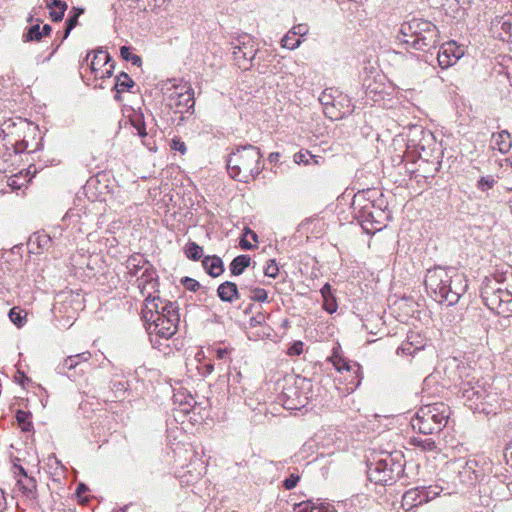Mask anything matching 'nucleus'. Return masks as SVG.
Masks as SVG:
<instances>
[{
  "mask_svg": "<svg viewBox=\"0 0 512 512\" xmlns=\"http://www.w3.org/2000/svg\"><path fill=\"white\" fill-rule=\"evenodd\" d=\"M459 394L464 404L474 412L496 413L501 407L499 394L479 378L478 372L469 366L457 367Z\"/></svg>",
  "mask_w": 512,
  "mask_h": 512,
  "instance_id": "1",
  "label": "nucleus"
},
{
  "mask_svg": "<svg viewBox=\"0 0 512 512\" xmlns=\"http://www.w3.org/2000/svg\"><path fill=\"white\" fill-rule=\"evenodd\" d=\"M424 284L429 295L448 306L458 303L467 290L466 276L454 267L436 266L428 269Z\"/></svg>",
  "mask_w": 512,
  "mask_h": 512,
  "instance_id": "2",
  "label": "nucleus"
},
{
  "mask_svg": "<svg viewBox=\"0 0 512 512\" xmlns=\"http://www.w3.org/2000/svg\"><path fill=\"white\" fill-rule=\"evenodd\" d=\"M262 158L259 148L253 145L240 146L228 157V172L233 179L248 183L261 173L264 167Z\"/></svg>",
  "mask_w": 512,
  "mask_h": 512,
  "instance_id": "3",
  "label": "nucleus"
},
{
  "mask_svg": "<svg viewBox=\"0 0 512 512\" xmlns=\"http://www.w3.org/2000/svg\"><path fill=\"white\" fill-rule=\"evenodd\" d=\"M397 39L411 45L416 50L425 51L436 47L439 33L436 25L432 22L413 18L401 25Z\"/></svg>",
  "mask_w": 512,
  "mask_h": 512,
  "instance_id": "4",
  "label": "nucleus"
},
{
  "mask_svg": "<svg viewBox=\"0 0 512 512\" xmlns=\"http://www.w3.org/2000/svg\"><path fill=\"white\" fill-rule=\"evenodd\" d=\"M374 191L367 190L361 191L354 195L352 200V209L357 218L362 224L368 223L376 225L375 230H381L385 226L389 215L386 212V204L383 199L375 201L372 199Z\"/></svg>",
  "mask_w": 512,
  "mask_h": 512,
  "instance_id": "5",
  "label": "nucleus"
},
{
  "mask_svg": "<svg viewBox=\"0 0 512 512\" xmlns=\"http://www.w3.org/2000/svg\"><path fill=\"white\" fill-rule=\"evenodd\" d=\"M449 416L450 408L444 403L425 405L411 419V426L424 435L438 433L446 426Z\"/></svg>",
  "mask_w": 512,
  "mask_h": 512,
  "instance_id": "6",
  "label": "nucleus"
},
{
  "mask_svg": "<svg viewBox=\"0 0 512 512\" xmlns=\"http://www.w3.org/2000/svg\"><path fill=\"white\" fill-rule=\"evenodd\" d=\"M145 273L146 274L143 275L140 281L139 289L142 296L145 298L142 308V320L147 322L158 315H162L161 306H164L168 301L161 299L158 295L156 272L148 270Z\"/></svg>",
  "mask_w": 512,
  "mask_h": 512,
  "instance_id": "7",
  "label": "nucleus"
},
{
  "mask_svg": "<svg viewBox=\"0 0 512 512\" xmlns=\"http://www.w3.org/2000/svg\"><path fill=\"white\" fill-rule=\"evenodd\" d=\"M161 313L162 315H158L144 324L149 335L169 339L178 329L180 321L178 305L175 302H167L161 306Z\"/></svg>",
  "mask_w": 512,
  "mask_h": 512,
  "instance_id": "8",
  "label": "nucleus"
},
{
  "mask_svg": "<svg viewBox=\"0 0 512 512\" xmlns=\"http://www.w3.org/2000/svg\"><path fill=\"white\" fill-rule=\"evenodd\" d=\"M403 472V464L391 454L371 462L368 465L367 475L375 484L387 485L395 482Z\"/></svg>",
  "mask_w": 512,
  "mask_h": 512,
  "instance_id": "9",
  "label": "nucleus"
},
{
  "mask_svg": "<svg viewBox=\"0 0 512 512\" xmlns=\"http://www.w3.org/2000/svg\"><path fill=\"white\" fill-rule=\"evenodd\" d=\"M485 305L498 315L508 317L512 314V290L503 284L489 283L481 290Z\"/></svg>",
  "mask_w": 512,
  "mask_h": 512,
  "instance_id": "10",
  "label": "nucleus"
},
{
  "mask_svg": "<svg viewBox=\"0 0 512 512\" xmlns=\"http://www.w3.org/2000/svg\"><path fill=\"white\" fill-rule=\"evenodd\" d=\"M167 103L176 113L188 112L195 105L194 92L187 82L172 84L166 88Z\"/></svg>",
  "mask_w": 512,
  "mask_h": 512,
  "instance_id": "11",
  "label": "nucleus"
},
{
  "mask_svg": "<svg viewBox=\"0 0 512 512\" xmlns=\"http://www.w3.org/2000/svg\"><path fill=\"white\" fill-rule=\"evenodd\" d=\"M231 45L235 64L240 69H249L258 50L253 38L250 35L244 34L233 40Z\"/></svg>",
  "mask_w": 512,
  "mask_h": 512,
  "instance_id": "12",
  "label": "nucleus"
},
{
  "mask_svg": "<svg viewBox=\"0 0 512 512\" xmlns=\"http://www.w3.org/2000/svg\"><path fill=\"white\" fill-rule=\"evenodd\" d=\"M464 56V48L455 41H449L441 45L437 59L442 69H447L458 62Z\"/></svg>",
  "mask_w": 512,
  "mask_h": 512,
  "instance_id": "13",
  "label": "nucleus"
},
{
  "mask_svg": "<svg viewBox=\"0 0 512 512\" xmlns=\"http://www.w3.org/2000/svg\"><path fill=\"white\" fill-rule=\"evenodd\" d=\"M312 387V383L310 380L297 377L294 382L293 387L286 388L284 394L290 398L297 400V403L294 406H289V409H296L299 406H305L309 399V391Z\"/></svg>",
  "mask_w": 512,
  "mask_h": 512,
  "instance_id": "14",
  "label": "nucleus"
},
{
  "mask_svg": "<svg viewBox=\"0 0 512 512\" xmlns=\"http://www.w3.org/2000/svg\"><path fill=\"white\" fill-rule=\"evenodd\" d=\"M126 267L128 269V273L132 276H137L138 273L142 271L141 276L138 278V285L140 284L143 275L146 274V271H154L150 263L140 254L130 256L126 262Z\"/></svg>",
  "mask_w": 512,
  "mask_h": 512,
  "instance_id": "15",
  "label": "nucleus"
},
{
  "mask_svg": "<svg viewBox=\"0 0 512 512\" xmlns=\"http://www.w3.org/2000/svg\"><path fill=\"white\" fill-rule=\"evenodd\" d=\"M424 346V339L420 335L411 332L407 335V340L397 349V354L413 355L416 351L423 349Z\"/></svg>",
  "mask_w": 512,
  "mask_h": 512,
  "instance_id": "16",
  "label": "nucleus"
},
{
  "mask_svg": "<svg viewBox=\"0 0 512 512\" xmlns=\"http://www.w3.org/2000/svg\"><path fill=\"white\" fill-rule=\"evenodd\" d=\"M491 147L502 154L508 153L512 148V137L507 130L493 133L491 137Z\"/></svg>",
  "mask_w": 512,
  "mask_h": 512,
  "instance_id": "17",
  "label": "nucleus"
},
{
  "mask_svg": "<svg viewBox=\"0 0 512 512\" xmlns=\"http://www.w3.org/2000/svg\"><path fill=\"white\" fill-rule=\"evenodd\" d=\"M424 503L422 499V493L420 487L412 488L406 491L402 496L401 507L405 511H409L412 508L419 506Z\"/></svg>",
  "mask_w": 512,
  "mask_h": 512,
  "instance_id": "18",
  "label": "nucleus"
},
{
  "mask_svg": "<svg viewBox=\"0 0 512 512\" xmlns=\"http://www.w3.org/2000/svg\"><path fill=\"white\" fill-rule=\"evenodd\" d=\"M217 295L222 301L232 303L239 298L237 285L233 282L226 281L219 285Z\"/></svg>",
  "mask_w": 512,
  "mask_h": 512,
  "instance_id": "19",
  "label": "nucleus"
},
{
  "mask_svg": "<svg viewBox=\"0 0 512 512\" xmlns=\"http://www.w3.org/2000/svg\"><path fill=\"white\" fill-rule=\"evenodd\" d=\"M204 269L212 277H217L223 272L222 260L217 256H207L202 261Z\"/></svg>",
  "mask_w": 512,
  "mask_h": 512,
  "instance_id": "20",
  "label": "nucleus"
},
{
  "mask_svg": "<svg viewBox=\"0 0 512 512\" xmlns=\"http://www.w3.org/2000/svg\"><path fill=\"white\" fill-rule=\"evenodd\" d=\"M78 358H81L84 362H87L91 358V353L86 351L76 355L68 356L59 366L60 372L75 369L79 365Z\"/></svg>",
  "mask_w": 512,
  "mask_h": 512,
  "instance_id": "21",
  "label": "nucleus"
},
{
  "mask_svg": "<svg viewBox=\"0 0 512 512\" xmlns=\"http://www.w3.org/2000/svg\"><path fill=\"white\" fill-rule=\"evenodd\" d=\"M251 258L248 255H239L235 257L230 263V271L234 276L241 275L244 270L250 265Z\"/></svg>",
  "mask_w": 512,
  "mask_h": 512,
  "instance_id": "22",
  "label": "nucleus"
},
{
  "mask_svg": "<svg viewBox=\"0 0 512 512\" xmlns=\"http://www.w3.org/2000/svg\"><path fill=\"white\" fill-rule=\"evenodd\" d=\"M129 121L140 137L144 138L147 136L144 116L141 112L133 110L129 115Z\"/></svg>",
  "mask_w": 512,
  "mask_h": 512,
  "instance_id": "23",
  "label": "nucleus"
},
{
  "mask_svg": "<svg viewBox=\"0 0 512 512\" xmlns=\"http://www.w3.org/2000/svg\"><path fill=\"white\" fill-rule=\"evenodd\" d=\"M110 61V55L103 50H96L90 63L92 72H97L100 67L106 65Z\"/></svg>",
  "mask_w": 512,
  "mask_h": 512,
  "instance_id": "24",
  "label": "nucleus"
},
{
  "mask_svg": "<svg viewBox=\"0 0 512 512\" xmlns=\"http://www.w3.org/2000/svg\"><path fill=\"white\" fill-rule=\"evenodd\" d=\"M134 85H135V83L131 79V77L127 73L121 72L116 77V83H115L114 88L116 89V91L118 93H122V92L130 90Z\"/></svg>",
  "mask_w": 512,
  "mask_h": 512,
  "instance_id": "25",
  "label": "nucleus"
},
{
  "mask_svg": "<svg viewBox=\"0 0 512 512\" xmlns=\"http://www.w3.org/2000/svg\"><path fill=\"white\" fill-rule=\"evenodd\" d=\"M500 27L502 39L512 36V15H504L494 24V27Z\"/></svg>",
  "mask_w": 512,
  "mask_h": 512,
  "instance_id": "26",
  "label": "nucleus"
},
{
  "mask_svg": "<svg viewBox=\"0 0 512 512\" xmlns=\"http://www.w3.org/2000/svg\"><path fill=\"white\" fill-rule=\"evenodd\" d=\"M9 319L13 324H15L18 328H21L25 325L27 319V312L19 307H13L9 311Z\"/></svg>",
  "mask_w": 512,
  "mask_h": 512,
  "instance_id": "27",
  "label": "nucleus"
},
{
  "mask_svg": "<svg viewBox=\"0 0 512 512\" xmlns=\"http://www.w3.org/2000/svg\"><path fill=\"white\" fill-rule=\"evenodd\" d=\"M421 493H422V499L424 500V503L429 502L436 498L440 493L442 492L443 488L437 485L434 486H422L420 487Z\"/></svg>",
  "mask_w": 512,
  "mask_h": 512,
  "instance_id": "28",
  "label": "nucleus"
},
{
  "mask_svg": "<svg viewBox=\"0 0 512 512\" xmlns=\"http://www.w3.org/2000/svg\"><path fill=\"white\" fill-rule=\"evenodd\" d=\"M303 506L304 512H337L330 504L321 503L314 505L311 502H306Z\"/></svg>",
  "mask_w": 512,
  "mask_h": 512,
  "instance_id": "29",
  "label": "nucleus"
},
{
  "mask_svg": "<svg viewBox=\"0 0 512 512\" xmlns=\"http://www.w3.org/2000/svg\"><path fill=\"white\" fill-rule=\"evenodd\" d=\"M412 443L420 447L423 451H434L436 447L435 441L432 440V438H420V437H414L412 439Z\"/></svg>",
  "mask_w": 512,
  "mask_h": 512,
  "instance_id": "30",
  "label": "nucleus"
},
{
  "mask_svg": "<svg viewBox=\"0 0 512 512\" xmlns=\"http://www.w3.org/2000/svg\"><path fill=\"white\" fill-rule=\"evenodd\" d=\"M300 44H301L300 38H296V36H293V34H291L290 30L281 40V46L283 48H287L290 50L296 49L297 47L300 46Z\"/></svg>",
  "mask_w": 512,
  "mask_h": 512,
  "instance_id": "31",
  "label": "nucleus"
},
{
  "mask_svg": "<svg viewBox=\"0 0 512 512\" xmlns=\"http://www.w3.org/2000/svg\"><path fill=\"white\" fill-rule=\"evenodd\" d=\"M185 252L187 257L192 260H199L203 255L202 247L196 244L195 242H190L186 246Z\"/></svg>",
  "mask_w": 512,
  "mask_h": 512,
  "instance_id": "32",
  "label": "nucleus"
},
{
  "mask_svg": "<svg viewBox=\"0 0 512 512\" xmlns=\"http://www.w3.org/2000/svg\"><path fill=\"white\" fill-rule=\"evenodd\" d=\"M497 183V179L492 175H487L481 177L477 182V188L478 190L482 192H486L489 189L493 188L494 185Z\"/></svg>",
  "mask_w": 512,
  "mask_h": 512,
  "instance_id": "33",
  "label": "nucleus"
},
{
  "mask_svg": "<svg viewBox=\"0 0 512 512\" xmlns=\"http://www.w3.org/2000/svg\"><path fill=\"white\" fill-rule=\"evenodd\" d=\"M18 486L22 490L23 493L29 494L32 493L36 488V482L32 477H22L18 479Z\"/></svg>",
  "mask_w": 512,
  "mask_h": 512,
  "instance_id": "34",
  "label": "nucleus"
},
{
  "mask_svg": "<svg viewBox=\"0 0 512 512\" xmlns=\"http://www.w3.org/2000/svg\"><path fill=\"white\" fill-rule=\"evenodd\" d=\"M250 294L249 298L253 301L257 302H266L268 301V293L265 289L259 287H252L249 289Z\"/></svg>",
  "mask_w": 512,
  "mask_h": 512,
  "instance_id": "35",
  "label": "nucleus"
},
{
  "mask_svg": "<svg viewBox=\"0 0 512 512\" xmlns=\"http://www.w3.org/2000/svg\"><path fill=\"white\" fill-rule=\"evenodd\" d=\"M16 419H17V421H18V423L21 426L23 431L27 432V431L31 430L32 424L29 421L30 413L22 411V410H19L16 413Z\"/></svg>",
  "mask_w": 512,
  "mask_h": 512,
  "instance_id": "36",
  "label": "nucleus"
},
{
  "mask_svg": "<svg viewBox=\"0 0 512 512\" xmlns=\"http://www.w3.org/2000/svg\"><path fill=\"white\" fill-rule=\"evenodd\" d=\"M25 41H39L42 39L41 28L39 24L32 25L24 35Z\"/></svg>",
  "mask_w": 512,
  "mask_h": 512,
  "instance_id": "37",
  "label": "nucleus"
},
{
  "mask_svg": "<svg viewBox=\"0 0 512 512\" xmlns=\"http://www.w3.org/2000/svg\"><path fill=\"white\" fill-rule=\"evenodd\" d=\"M330 360L335 369L339 372L350 369L348 362L345 359H343L340 355H338L336 352L333 353V355L330 357Z\"/></svg>",
  "mask_w": 512,
  "mask_h": 512,
  "instance_id": "38",
  "label": "nucleus"
},
{
  "mask_svg": "<svg viewBox=\"0 0 512 512\" xmlns=\"http://www.w3.org/2000/svg\"><path fill=\"white\" fill-rule=\"evenodd\" d=\"M319 101L321 102L322 105L325 106V113L328 114V110H329V106L331 105V107H336V102L334 103L333 101V97H332V94H331V91L328 92V90H325L321 93L320 97H319Z\"/></svg>",
  "mask_w": 512,
  "mask_h": 512,
  "instance_id": "39",
  "label": "nucleus"
},
{
  "mask_svg": "<svg viewBox=\"0 0 512 512\" xmlns=\"http://www.w3.org/2000/svg\"><path fill=\"white\" fill-rule=\"evenodd\" d=\"M35 241L40 249L47 250L50 247L51 237L45 233H38L35 236Z\"/></svg>",
  "mask_w": 512,
  "mask_h": 512,
  "instance_id": "40",
  "label": "nucleus"
},
{
  "mask_svg": "<svg viewBox=\"0 0 512 512\" xmlns=\"http://www.w3.org/2000/svg\"><path fill=\"white\" fill-rule=\"evenodd\" d=\"M279 273V268L275 260H269L264 267V274L267 277L276 278Z\"/></svg>",
  "mask_w": 512,
  "mask_h": 512,
  "instance_id": "41",
  "label": "nucleus"
},
{
  "mask_svg": "<svg viewBox=\"0 0 512 512\" xmlns=\"http://www.w3.org/2000/svg\"><path fill=\"white\" fill-rule=\"evenodd\" d=\"M78 18H79V13H74L73 16H70L67 21H66V29L64 31V35H63V38L62 40L66 39L71 30L78 24Z\"/></svg>",
  "mask_w": 512,
  "mask_h": 512,
  "instance_id": "42",
  "label": "nucleus"
},
{
  "mask_svg": "<svg viewBox=\"0 0 512 512\" xmlns=\"http://www.w3.org/2000/svg\"><path fill=\"white\" fill-rule=\"evenodd\" d=\"M314 158V156L309 151H299L294 155V161L297 164H305L309 163V159Z\"/></svg>",
  "mask_w": 512,
  "mask_h": 512,
  "instance_id": "43",
  "label": "nucleus"
},
{
  "mask_svg": "<svg viewBox=\"0 0 512 512\" xmlns=\"http://www.w3.org/2000/svg\"><path fill=\"white\" fill-rule=\"evenodd\" d=\"M341 101H345L346 102L345 109L343 111H340L339 113H335V116L330 115L329 116L330 118L335 119V120L341 119V118H343L344 116L350 114L353 111V107L351 105V102H350V100L347 97H342Z\"/></svg>",
  "mask_w": 512,
  "mask_h": 512,
  "instance_id": "44",
  "label": "nucleus"
},
{
  "mask_svg": "<svg viewBox=\"0 0 512 512\" xmlns=\"http://www.w3.org/2000/svg\"><path fill=\"white\" fill-rule=\"evenodd\" d=\"M171 149L174 151H178L181 154H185L187 151L186 144L178 137H175L171 141Z\"/></svg>",
  "mask_w": 512,
  "mask_h": 512,
  "instance_id": "45",
  "label": "nucleus"
},
{
  "mask_svg": "<svg viewBox=\"0 0 512 512\" xmlns=\"http://www.w3.org/2000/svg\"><path fill=\"white\" fill-rule=\"evenodd\" d=\"M290 31H291V34H293V36L302 37V36H305L306 34H308L309 27L307 24H298V25L293 26L290 29Z\"/></svg>",
  "mask_w": 512,
  "mask_h": 512,
  "instance_id": "46",
  "label": "nucleus"
},
{
  "mask_svg": "<svg viewBox=\"0 0 512 512\" xmlns=\"http://www.w3.org/2000/svg\"><path fill=\"white\" fill-rule=\"evenodd\" d=\"M304 343L302 341H295L288 349V354L291 356H298L303 352Z\"/></svg>",
  "mask_w": 512,
  "mask_h": 512,
  "instance_id": "47",
  "label": "nucleus"
},
{
  "mask_svg": "<svg viewBox=\"0 0 512 512\" xmlns=\"http://www.w3.org/2000/svg\"><path fill=\"white\" fill-rule=\"evenodd\" d=\"M300 477L295 474H291L288 478H286L283 482V486L287 490H291L296 487L297 483L299 482Z\"/></svg>",
  "mask_w": 512,
  "mask_h": 512,
  "instance_id": "48",
  "label": "nucleus"
},
{
  "mask_svg": "<svg viewBox=\"0 0 512 512\" xmlns=\"http://www.w3.org/2000/svg\"><path fill=\"white\" fill-rule=\"evenodd\" d=\"M182 283L183 285L185 286L186 289L190 290V291H197L200 287V283L192 278H189V277H185L183 280H182Z\"/></svg>",
  "mask_w": 512,
  "mask_h": 512,
  "instance_id": "49",
  "label": "nucleus"
},
{
  "mask_svg": "<svg viewBox=\"0 0 512 512\" xmlns=\"http://www.w3.org/2000/svg\"><path fill=\"white\" fill-rule=\"evenodd\" d=\"M67 8H61V9H51L50 10V18L53 22H59L63 19L64 13Z\"/></svg>",
  "mask_w": 512,
  "mask_h": 512,
  "instance_id": "50",
  "label": "nucleus"
},
{
  "mask_svg": "<svg viewBox=\"0 0 512 512\" xmlns=\"http://www.w3.org/2000/svg\"><path fill=\"white\" fill-rule=\"evenodd\" d=\"M323 307L330 314L335 312L337 306H336V302H335L334 298L329 297V298L324 299Z\"/></svg>",
  "mask_w": 512,
  "mask_h": 512,
  "instance_id": "51",
  "label": "nucleus"
},
{
  "mask_svg": "<svg viewBox=\"0 0 512 512\" xmlns=\"http://www.w3.org/2000/svg\"><path fill=\"white\" fill-rule=\"evenodd\" d=\"M241 377V373L237 372L235 375H229L228 377V391L232 394H238L237 387L232 386V381L236 382Z\"/></svg>",
  "mask_w": 512,
  "mask_h": 512,
  "instance_id": "52",
  "label": "nucleus"
},
{
  "mask_svg": "<svg viewBox=\"0 0 512 512\" xmlns=\"http://www.w3.org/2000/svg\"><path fill=\"white\" fill-rule=\"evenodd\" d=\"M79 218V213L77 210H74V209H70L66 214L65 216L63 217V221H74V222H77Z\"/></svg>",
  "mask_w": 512,
  "mask_h": 512,
  "instance_id": "53",
  "label": "nucleus"
},
{
  "mask_svg": "<svg viewBox=\"0 0 512 512\" xmlns=\"http://www.w3.org/2000/svg\"><path fill=\"white\" fill-rule=\"evenodd\" d=\"M47 7L51 9H61L67 8V4L62 0H50V3L47 4Z\"/></svg>",
  "mask_w": 512,
  "mask_h": 512,
  "instance_id": "54",
  "label": "nucleus"
},
{
  "mask_svg": "<svg viewBox=\"0 0 512 512\" xmlns=\"http://www.w3.org/2000/svg\"><path fill=\"white\" fill-rule=\"evenodd\" d=\"M504 458L507 464H509L512 467V441L507 444L504 450Z\"/></svg>",
  "mask_w": 512,
  "mask_h": 512,
  "instance_id": "55",
  "label": "nucleus"
},
{
  "mask_svg": "<svg viewBox=\"0 0 512 512\" xmlns=\"http://www.w3.org/2000/svg\"><path fill=\"white\" fill-rule=\"evenodd\" d=\"M265 318L264 314H258L250 319V325L253 327L261 325L265 322Z\"/></svg>",
  "mask_w": 512,
  "mask_h": 512,
  "instance_id": "56",
  "label": "nucleus"
},
{
  "mask_svg": "<svg viewBox=\"0 0 512 512\" xmlns=\"http://www.w3.org/2000/svg\"><path fill=\"white\" fill-rule=\"evenodd\" d=\"M215 352L217 359H226L229 356L231 350L228 348H218Z\"/></svg>",
  "mask_w": 512,
  "mask_h": 512,
  "instance_id": "57",
  "label": "nucleus"
},
{
  "mask_svg": "<svg viewBox=\"0 0 512 512\" xmlns=\"http://www.w3.org/2000/svg\"><path fill=\"white\" fill-rule=\"evenodd\" d=\"M321 294H322L323 299H326V298L332 297V296H331V286H330L328 283H326V284L321 288Z\"/></svg>",
  "mask_w": 512,
  "mask_h": 512,
  "instance_id": "58",
  "label": "nucleus"
},
{
  "mask_svg": "<svg viewBox=\"0 0 512 512\" xmlns=\"http://www.w3.org/2000/svg\"><path fill=\"white\" fill-rule=\"evenodd\" d=\"M120 55L124 60H127L128 57H131L133 55L130 51V48L127 46H122L120 48Z\"/></svg>",
  "mask_w": 512,
  "mask_h": 512,
  "instance_id": "59",
  "label": "nucleus"
},
{
  "mask_svg": "<svg viewBox=\"0 0 512 512\" xmlns=\"http://www.w3.org/2000/svg\"><path fill=\"white\" fill-rule=\"evenodd\" d=\"M126 61H130L135 66H141L142 64L141 57L136 54H133L131 55V57H128Z\"/></svg>",
  "mask_w": 512,
  "mask_h": 512,
  "instance_id": "60",
  "label": "nucleus"
},
{
  "mask_svg": "<svg viewBox=\"0 0 512 512\" xmlns=\"http://www.w3.org/2000/svg\"><path fill=\"white\" fill-rule=\"evenodd\" d=\"M240 246L244 250H252L255 247L252 243H250L244 237L240 240Z\"/></svg>",
  "mask_w": 512,
  "mask_h": 512,
  "instance_id": "61",
  "label": "nucleus"
},
{
  "mask_svg": "<svg viewBox=\"0 0 512 512\" xmlns=\"http://www.w3.org/2000/svg\"><path fill=\"white\" fill-rule=\"evenodd\" d=\"M15 475L17 477L21 476V477H27V473L25 471V469L22 467V466H15V471H14Z\"/></svg>",
  "mask_w": 512,
  "mask_h": 512,
  "instance_id": "62",
  "label": "nucleus"
},
{
  "mask_svg": "<svg viewBox=\"0 0 512 512\" xmlns=\"http://www.w3.org/2000/svg\"><path fill=\"white\" fill-rule=\"evenodd\" d=\"M86 491H88V487L85 485V484H79L78 487H77V490H76V494L78 496V498H81V495L83 493H85Z\"/></svg>",
  "mask_w": 512,
  "mask_h": 512,
  "instance_id": "63",
  "label": "nucleus"
},
{
  "mask_svg": "<svg viewBox=\"0 0 512 512\" xmlns=\"http://www.w3.org/2000/svg\"><path fill=\"white\" fill-rule=\"evenodd\" d=\"M52 31V28L49 24H45L42 29H41V33H42V37L44 36H48L50 34V32Z\"/></svg>",
  "mask_w": 512,
  "mask_h": 512,
  "instance_id": "64",
  "label": "nucleus"
}]
</instances>
